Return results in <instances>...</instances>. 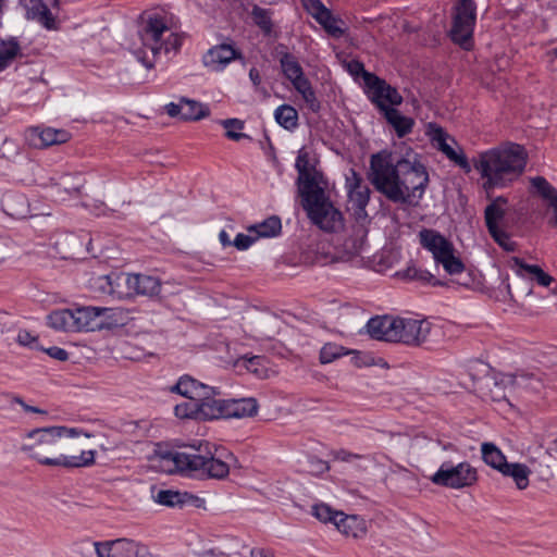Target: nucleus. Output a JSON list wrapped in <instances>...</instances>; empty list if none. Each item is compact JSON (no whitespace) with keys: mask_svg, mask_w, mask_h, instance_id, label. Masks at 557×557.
I'll return each mask as SVG.
<instances>
[{"mask_svg":"<svg viewBox=\"0 0 557 557\" xmlns=\"http://www.w3.org/2000/svg\"><path fill=\"white\" fill-rule=\"evenodd\" d=\"M367 177L386 199L403 205L420 200L429 184L428 171L412 151L398 156L383 149L371 154Z\"/></svg>","mask_w":557,"mask_h":557,"instance_id":"1","label":"nucleus"},{"mask_svg":"<svg viewBox=\"0 0 557 557\" xmlns=\"http://www.w3.org/2000/svg\"><path fill=\"white\" fill-rule=\"evenodd\" d=\"M212 447L209 442H199L197 446H184L181 450L157 449L151 461L153 468L166 474L223 480L230 473V466L215 456Z\"/></svg>","mask_w":557,"mask_h":557,"instance_id":"2","label":"nucleus"},{"mask_svg":"<svg viewBox=\"0 0 557 557\" xmlns=\"http://www.w3.org/2000/svg\"><path fill=\"white\" fill-rule=\"evenodd\" d=\"M528 153L523 146L507 143L478 154L472 160L485 190L503 188L517 181L525 170Z\"/></svg>","mask_w":557,"mask_h":557,"instance_id":"3","label":"nucleus"},{"mask_svg":"<svg viewBox=\"0 0 557 557\" xmlns=\"http://www.w3.org/2000/svg\"><path fill=\"white\" fill-rule=\"evenodd\" d=\"M141 46L134 53L137 60L147 69H152L161 51L169 53L177 50L182 40L169 26L168 18L159 12H147L141 15L138 29Z\"/></svg>","mask_w":557,"mask_h":557,"instance_id":"4","label":"nucleus"},{"mask_svg":"<svg viewBox=\"0 0 557 557\" xmlns=\"http://www.w3.org/2000/svg\"><path fill=\"white\" fill-rule=\"evenodd\" d=\"M66 426L37 428L26 433L21 444V451L40 465L54 467L59 448L63 446L62 436Z\"/></svg>","mask_w":557,"mask_h":557,"instance_id":"5","label":"nucleus"},{"mask_svg":"<svg viewBox=\"0 0 557 557\" xmlns=\"http://www.w3.org/2000/svg\"><path fill=\"white\" fill-rule=\"evenodd\" d=\"M300 197L301 206L313 225L326 233L343 230V213L331 201L326 188H318Z\"/></svg>","mask_w":557,"mask_h":557,"instance_id":"6","label":"nucleus"},{"mask_svg":"<svg viewBox=\"0 0 557 557\" xmlns=\"http://www.w3.org/2000/svg\"><path fill=\"white\" fill-rule=\"evenodd\" d=\"M370 194L371 190L366 184L347 194L357 215V223L352 226V234L343 243V251L347 259L359 256L366 245L368 235V230L364 225L367 220L366 207L369 203Z\"/></svg>","mask_w":557,"mask_h":557,"instance_id":"7","label":"nucleus"},{"mask_svg":"<svg viewBox=\"0 0 557 557\" xmlns=\"http://www.w3.org/2000/svg\"><path fill=\"white\" fill-rule=\"evenodd\" d=\"M420 245L430 251L437 264L450 274H459L465 270L462 261L455 256V247L440 232L432 228H422L419 232Z\"/></svg>","mask_w":557,"mask_h":557,"instance_id":"8","label":"nucleus"},{"mask_svg":"<svg viewBox=\"0 0 557 557\" xmlns=\"http://www.w3.org/2000/svg\"><path fill=\"white\" fill-rule=\"evenodd\" d=\"M476 22L474 0H457L453 8V25L449 32L454 44L469 51L473 48V29Z\"/></svg>","mask_w":557,"mask_h":557,"instance_id":"9","label":"nucleus"},{"mask_svg":"<svg viewBox=\"0 0 557 557\" xmlns=\"http://www.w3.org/2000/svg\"><path fill=\"white\" fill-rule=\"evenodd\" d=\"M101 281H104L106 286H101L103 292L109 294H121L120 290L116 289V286L123 282L127 286L126 294H138L145 296H154L158 295L161 290L160 281L150 275L144 274H109L100 277Z\"/></svg>","mask_w":557,"mask_h":557,"instance_id":"10","label":"nucleus"},{"mask_svg":"<svg viewBox=\"0 0 557 557\" xmlns=\"http://www.w3.org/2000/svg\"><path fill=\"white\" fill-rule=\"evenodd\" d=\"M476 480V470L467 461L456 466L444 462L431 476L433 484L455 490L471 486Z\"/></svg>","mask_w":557,"mask_h":557,"instance_id":"11","label":"nucleus"},{"mask_svg":"<svg viewBox=\"0 0 557 557\" xmlns=\"http://www.w3.org/2000/svg\"><path fill=\"white\" fill-rule=\"evenodd\" d=\"M363 82L369 99L382 113L403 103V96L385 79L363 71Z\"/></svg>","mask_w":557,"mask_h":557,"instance_id":"12","label":"nucleus"},{"mask_svg":"<svg viewBox=\"0 0 557 557\" xmlns=\"http://www.w3.org/2000/svg\"><path fill=\"white\" fill-rule=\"evenodd\" d=\"M67 432L62 436L63 446L59 448V453L57 456V461L54 467L58 468H83L89 467L95 463V450H85L76 445L73 441V437L81 434L75 428H66Z\"/></svg>","mask_w":557,"mask_h":557,"instance_id":"13","label":"nucleus"},{"mask_svg":"<svg viewBox=\"0 0 557 557\" xmlns=\"http://www.w3.org/2000/svg\"><path fill=\"white\" fill-rule=\"evenodd\" d=\"M432 323L426 319L395 317L394 343H401L411 347L423 345L431 333Z\"/></svg>","mask_w":557,"mask_h":557,"instance_id":"14","label":"nucleus"},{"mask_svg":"<svg viewBox=\"0 0 557 557\" xmlns=\"http://www.w3.org/2000/svg\"><path fill=\"white\" fill-rule=\"evenodd\" d=\"M426 134L430 136L432 145L444 153L451 162L462 169L466 173L471 171L472 166L462 149L440 125L436 123H429Z\"/></svg>","mask_w":557,"mask_h":557,"instance_id":"15","label":"nucleus"},{"mask_svg":"<svg viewBox=\"0 0 557 557\" xmlns=\"http://www.w3.org/2000/svg\"><path fill=\"white\" fill-rule=\"evenodd\" d=\"M295 168L298 172L297 186L300 196L318 188H327L323 173L310 161L309 152L304 148L298 151Z\"/></svg>","mask_w":557,"mask_h":557,"instance_id":"16","label":"nucleus"},{"mask_svg":"<svg viewBox=\"0 0 557 557\" xmlns=\"http://www.w3.org/2000/svg\"><path fill=\"white\" fill-rule=\"evenodd\" d=\"M20 4L27 20L37 22L48 30L59 29V22L52 12L59 8V0H20Z\"/></svg>","mask_w":557,"mask_h":557,"instance_id":"17","label":"nucleus"},{"mask_svg":"<svg viewBox=\"0 0 557 557\" xmlns=\"http://www.w3.org/2000/svg\"><path fill=\"white\" fill-rule=\"evenodd\" d=\"M98 557H147L148 552L144 545L128 540L117 539L108 542L94 543Z\"/></svg>","mask_w":557,"mask_h":557,"instance_id":"18","label":"nucleus"},{"mask_svg":"<svg viewBox=\"0 0 557 557\" xmlns=\"http://www.w3.org/2000/svg\"><path fill=\"white\" fill-rule=\"evenodd\" d=\"M71 134L65 129H57L52 127H29L25 132V140L27 145L35 149H44L52 145H61L69 141Z\"/></svg>","mask_w":557,"mask_h":557,"instance_id":"19","label":"nucleus"},{"mask_svg":"<svg viewBox=\"0 0 557 557\" xmlns=\"http://www.w3.org/2000/svg\"><path fill=\"white\" fill-rule=\"evenodd\" d=\"M243 54L232 44H220L210 48L202 57L203 65L213 72L223 71L232 61L242 60Z\"/></svg>","mask_w":557,"mask_h":557,"instance_id":"20","label":"nucleus"},{"mask_svg":"<svg viewBox=\"0 0 557 557\" xmlns=\"http://www.w3.org/2000/svg\"><path fill=\"white\" fill-rule=\"evenodd\" d=\"M165 109L170 116H180L184 121H198L210 114L207 104L186 98H182L177 103L171 102L166 104Z\"/></svg>","mask_w":557,"mask_h":557,"instance_id":"21","label":"nucleus"},{"mask_svg":"<svg viewBox=\"0 0 557 557\" xmlns=\"http://www.w3.org/2000/svg\"><path fill=\"white\" fill-rule=\"evenodd\" d=\"M219 393L215 388L211 387L209 393H206L203 396H200L198 401V412L199 419L202 420H213V419H224V411L226 407L227 399H220L215 396Z\"/></svg>","mask_w":557,"mask_h":557,"instance_id":"22","label":"nucleus"},{"mask_svg":"<svg viewBox=\"0 0 557 557\" xmlns=\"http://www.w3.org/2000/svg\"><path fill=\"white\" fill-rule=\"evenodd\" d=\"M367 332L373 339L394 343L395 317L386 314L371 318L367 323Z\"/></svg>","mask_w":557,"mask_h":557,"instance_id":"23","label":"nucleus"},{"mask_svg":"<svg viewBox=\"0 0 557 557\" xmlns=\"http://www.w3.org/2000/svg\"><path fill=\"white\" fill-rule=\"evenodd\" d=\"M275 58L280 62L283 75L289 82L295 81L305 74L298 59L290 53L284 45H278L275 48Z\"/></svg>","mask_w":557,"mask_h":557,"instance_id":"24","label":"nucleus"},{"mask_svg":"<svg viewBox=\"0 0 557 557\" xmlns=\"http://www.w3.org/2000/svg\"><path fill=\"white\" fill-rule=\"evenodd\" d=\"M513 391L510 383L503 382V375L499 380L493 376H485L479 385V391L484 398H490L493 401L508 400V392Z\"/></svg>","mask_w":557,"mask_h":557,"instance_id":"25","label":"nucleus"},{"mask_svg":"<svg viewBox=\"0 0 557 557\" xmlns=\"http://www.w3.org/2000/svg\"><path fill=\"white\" fill-rule=\"evenodd\" d=\"M224 409V419L248 418L257 414L258 403L255 398L227 399Z\"/></svg>","mask_w":557,"mask_h":557,"instance_id":"26","label":"nucleus"},{"mask_svg":"<svg viewBox=\"0 0 557 557\" xmlns=\"http://www.w3.org/2000/svg\"><path fill=\"white\" fill-rule=\"evenodd\" d=\"M503 382L510 383L513 391L540 393L544 387L542 379L533 373H521L517 375L504 374Z\"/></svg>","mask_w":557,"mask_h":557,"instance_id":"27","label":"nucleus"},{"mask_svg":"<svg viewBox=\"0 0 557 557\" xmlns=\"http://www.w3.org/2000/svg\"><path fill=\"white\" fill-rule=\"evenodd\" d=\"M171 391L184 397H187L190 400H198L200 396H203L206 393H209L211 391V387L196 381L191 376L184 375L171 388Z\"/></svg>","mask_w":557,"mask_h":557,"instance_id":"28","label":"nucleus"},{"mask_svg":"<svg viewBox=\"0 0 557 557\" xmlns=\"http://www.w3.org/2000/svg\"><path fill=\"white\" fill-rule=\"evenodd\" d=\"M334 525L341 533L354 539L363 536L367 530L363 519L356 515H345L343 511L336 519Z\"/></svg>","mask_w":557,"mask_h":557,"instance_id":"29","label":"nucleus"},{"mask_svg":"<svg viewBox=\"0 0 557 557\" xmlns=\"http://www.w3.org/2000/svg\"><path fill=\"white\" fill-rule=\"evenodd\" d=\"M47 324L61 332H76L74 309H58L47 315Z\"/></svg>","mask_w":557,"mask_h":557,"instance_id":"30","label":"nucleus"},{"mask_svg":"<svg viewBox=\"0 0 557 557\" xmlns=\"http://www.w3.org/2000/svg\"><path fill=\"white\" fill-rule=\"evenodd\" d=\"M154 500L166 507L183 506L185 504H195L200 499L187 492H177L172 490H161L154 496Z\"/></svg>","mask_w":557,"mask_h":557,"instance_id":"31","label":"nucleus"},{"mask_svg":"<svg viewBox=\"0 0 557 557\" xmlns=\"http://www.w3.org/2000/svg\"><path fill=\"white\" fill-rule=\"evenodd\" d=\"M98 307L85 306L74 309L76 332H96L98 331L97 312Z\"/></svg>","mask_w":557,"mask_h":557,"instance_id":"32","label":"nucleus"},{"mask_svg":"<svg viewBox=\"0 0 557 557\" xmlns=\"http://www.w3.org/2000/svg\"><path fill=\"white\" fill-rule=\"evenodd\" d=\"M383 115L399 138L412 132L414 126L413 119L403 115L397 109L392 108L391 110H385Z\"/></svg>","mask_w":557,"mask_h":557,"instance_id":"33","label":"nucleus"},{"mask_svg":"<svg viewBox=\"0 0 557 557\" xmlns=\"http://www.w3.org/2000/svg\"><path fill=\"white\" fill-rule=\"evenodd\" d=\"M506 205L507 199L499 196L485 208L484 218L488 233H494V230L499 227L498 224L505 216Z\"/></svg>","mask_w":557,"mask_h":557,"instance_id":"34","label":"nucleus"},{"mask_svg":"<svg viewBox=\"0 0 557 557\" xmlns=\"http://www.w3.org/2000/svg\"><path fill=\"white\" fill-rule=\"evenodd\" d=\"M530 184L532 189L547 202L548 207L557 208V189L544 176L531 177Z\"/></svg>","mask_w":557,"mask_h":557,"instance_id":"35","label":"nucleus"},{"mask_svg":"<svg viewBox=\"0 0 557 557\" xmlns=\"http://www.w3.org/2000/svg\"><path fill=\"white\" fill-rule=\"evenodd\" d=\"M505 476H510L518 490H525L529 486V475L531 470L524 463L513 462L504 465L500 472Z\"/></svg>","mask_w":557,"mask_h":557,"instance_id":"36","label":"nucleus"},{"mask_svg":"<svg viewBox=\"0 0 557 557\" xmlns=\"http://www.w3.org/2000/svg\"><path fill=\"white\" fill-rule=\"evenodd\" d=\"M98 331L112 330L123 324V312L119 309L98 307Z\"/></svg>","mask_w":557,"mask_h":557,"instance_id":"37","label":"nucleus"},{"mask_svg":"<svg viewBox=\"0 0 557 557\" xmlns=\"http://www.w3.org/2000/svg\"><path fill=\"white\" fill-rule=\"evenodd\" d=\"M290 83L294 88L301 95L309 109L313 112H318L320 110V102L315 97V92L311 86V83L305 76V74L299 78L292 81Z\"/></svg>","mask_w":557,"mask_h":557,"instance_id":"38","label":"nucleus"},{"mask_svg":"<svg viewBox=\"0 0 557 557\" xmlns=\"http://www.w3.org/2000/svg\"><path fill=\"white\" fill-rule=\"evenodd\" d=\"M482 459L493 469L502 472L504 465H507L506 456L493 443H483L481 446Z\"/></svg>","mask_w":557,"mask_h":557,"instance_id":"39","label":"nucleus"},{"mask_svg":"<svg viewBox=\"0 0 557 557\" xmlns=\"http://www.w3.org/2000/svg\"><path fill=\"white\" fill-rule=\"evenodd\" d=\"M282 230V223L278 216H270L263 222L251 225L248 227V232L255 234L256 238L260 237H273L277 235Z\"/></svg>","mask_w":557,"mask_h":557,"instance_id":"40","label":"nucleus"},{"mask_svg":"<svg viewBox=\"0 0 557 557\" xmlns=\"http://www.w3.org/2000/svg\"><path fill=\"white\" fill-rule=\"evenodd\" d=\"M275 121L285 129L292 131L298 125V112L289 104H282L274 111Z\"/></svg>","mask_w":557,"mask_h":557,"instance_id":"41","label":"nucleus"},{"mask_svg":"<svg viewBox=\"0 0 557 557\" xmlns=\"http://www.w3.org/2000/svg\"><path fill=\"white\" fill-rule=\"evenodd\" d=\"M314 18L324 27V29L334 37H341L344 29L339 26V21L325 8Z\"/></svg>","mask_w":557,"mask_h":557,"instance_id":"42","label":"nucleus"},{"mask_svg":"<svg viewBox=\"0 0 557 557\" xmlns=\"http://www.w3.org/2000/svg\"><path fill=\"white\" fill-rule=\"evenodd\" d=\"M397 276L407 281H418L421 283H431L434 275L426 270L417 268L414 264L408 265L405 270L397 272Z\"/></svg>","mask_w":557,"mask_h":557,"instance_id":"43","label":"nucleus"},{"mask_svg":"<svg viewBox=\"0 0 557 557\" xmlns=\"http://www.w3.org/2000/svg\"><path fill=\"white\" fill-rule=\"evenodd\" d=\"M20 46L15 40L0 42V72L3 71L15 59Z\"/></svg>","mask_w":557,"mask_h":557,"instance_id":"44","label":"nucleus"},{"mask_svg":"<svg viewBox=\"0 0 557 557\" xmlns=\"http://www.w3.org/2000/svg\"><path fill=\"white\" fill-rule=\"evenodd\" d=\"M251 17H252L255 24L264 34H270L272 32L273 24H272L270 10L255 5L251 11Z\"/></svg>","mask_w":557,"mask_h":557,"instance_id":"45","label":"nucleus"},{"mask_svg":"<svg viewBox=\"0 0 557 557\" xmlns=\"http://www.w3.org/2000/svg\"><path fill=\"white\" fill-rule=\"evenodd\" d=\"M312 515L323 523H335L338 516L342 515V511L334 510L327 504H317L312 506Z\"/></svg>","mask_w":557,"mask_h":557,"instance_id":"46","label":"nucleus"},{"mask_svg":"<svg viewBox=\"0 0 557 557\" xmlns=\"http://www.w3.org/2000/svg\"><path fill=\"white\" fill-rule=\"evenodd\" d=\"M264 358L261 356H243L236 361V366H244L248 371L255 373L258 376H261L265 369L263 367Z\"/></svg>","mask_w":557,"mask_h":557,"instance_id":"47","label":"nucleus"},{"mask_svg":"<svg viewBox=\"0 0 557 557\" xmlns=\"http://www.w3.org/2000/svg\"><path fill=\"white\" fill-rule=\"evenodd\" d=\"M221 125L226 129L225 136L228 139L237 141L242 138L247 137V135L244 133L235 132V129L242 131L244 128V122L238 119L222 120Z\"/></svg>","mask_w":557,"mask_h":557,"instance_id":"48","label":"nucleus"},{"mask_svg":"<svg viewBox=\"0 0 557 557\" xmlns=\"http://www.w3.org/2000/svg\"><path fill=\"white\" fill-rule=\"evenodd\" d=\"M347 352L344 350L343 346L336 344H325L320 351V361L321 363H331L335 359L346 355Z\"/></svg>","mask_w":557,"mask_h":557,"instance_id":"49","label":"nucleus"},{"mask_svg":"<svg viewBox=\"0 0 557 557\" xmlns=\"http://www.w3.org/2000/svg\"><path fill=\"white\" fill-rule=\"evenodd\" d=\"M175 416L178 418H195L199 419L198 401L191 400L190 403H183L175 406Z\"/></svg>","mask_w":557,"mask_h":557,"instance_id":"50","label":"nucleus"},{"mask_svg":"<svg viewBox=\"0 0 557 557\" xmlns=\"http://www.w3.org/2000/svg\"><path fill=\"white\" fill-rule=\"evenodd\" d=\"M511 261L513 262V265L517 267V276H527L530 275V277L533 280V277L541 271V267L536 264H528L522 259L518 257H512Z\"/></svg>","mask_w":557,"mask_h":557,"instance_id":"51","label":"nucleus"},{"mask_svg":"<svg viewBox=\"0 0 557 557\" xmlns=\"http://www.w3.org/2000/svg\"><path fill=\"white\" fill-rule=\"evenodd\" d=\"M493 239L506 251H515L516 243L512 242L509 235L500 230L499 227L494 230V233H490Z\"/></svg>","mask_w":557,"mask_h":557,"instance_id":"52","label":"nucleus"},{"mask_svg":"<svg viewBox=\"0 0 557 557\" xmlns=\"http://www.w3.org/2000/svg\"><path fill=\"white\" fill-rule=\"evenodd\" d=\"M72 180H75V177H72L71 175H65L62 177V182L60 183L61 186H63L64 191L69 196H78L82 191V188L84 186L81 178L76 177L78 183H71Z\"/></svg>","mask_w":557,"mask_h":557,"instance_id":"53","label":"nucleus"},{"mask_svg":"<svg viewBox=\"0 0 557 557\" xmlns=\"http://www.w3.org/2000/svg\"><path fill=\"white\" fill-rule=\"evenodd\" d=\"M257 240L255 234H243L239 233L236 235L235 239L233 240V246L236 247L238 250H246L248 249Z\"/></svg>","mask_w":557,"mask_h":557,"instance_id":"54","label":"nucleus"},{"mask_svg":"<svg viewBox=\"0 0 557 557\" xmlns=\"http://www.w3.org/2000/svg\"><path fill=\"white\" fill-rule=\"evenodd\" d=\"M363 180L361 175L356 172L354 169H350L349 174L346 176V189L347 194L350 193V190L358 189L361 186H363Z\"/></svg>","mask_w":557,"mask_h":557,"instance_id":"55","label":"nucleus"},{"mask_svg":"<svg viewBox=\"0 0 557 557\" xmlns=\"http://www.w3.org/2000/svg\"><path fill=\"white\" fill-rule=\"evenodd\" d=\"M516 293L520 297H525L532 294V285L524 276H518L515 282Z\"/></svg>","mask_w":557,"mask_h":557,"instance_id":"56","label":"nucleus"},{"mask_svg":"<svg viewBox=\"0 0 557 557\" xmlns=\"http://www.w3.org/2000/svg\"><path fill=\"white\" fill-rule=\"evenodd\" d=\"M301 3L306 11L313 17L325 9L324 4L320 0H301Z\"/></svg>","mask_w":557,"mask_h":557,"instance_id":"57","label":"nucleus"},{"mask_svg":"<svg viewBox=\"0 0 557 557\" xmlns=\"http://www.w3.org/2000/svg\"><path fill=\"white\" fill-rule=\"evenodd\" d=\"M330 466L326 461L317 457L309 459V470L311 473L320 474L329 471Z\"/></svg>","mask_w":557,"mask_h":557,"instance_id":"58","label":"nucleus"},{"mask_svg":"<svg viewBox=\"0 0 557 557\" xmlns=\"http://www.w3.org/2000/svg\"><path fill=\"white\" fill-rule=\"evenodd\" d=\"M334 459L343 462H352L356 459L366 458L362 455L354 454L345 449H339L333 453Z\"/></svg>","mask_w":557,"mask_h":557,"instance_id":"59","label":"nucleus"},{"mask_svg":"<svg viewBox=\"0 0 557 557\" xmlns=\"http://www.w3.org/2000/svg\"><path fill=\"white\" fill-rule=\"evenodd\" d=\"M44 350L48 356L55 360L66 361L69 359V352L61 347L52 346Z\"/></svg>","mask_w":557,"mask_h":557,"instance_id":"60","label":"nucleus"},{"mask_svg":"<svg viewBox=\"0 0 557 557\" xmlns=\"http://www.w3.org/2000/svg\"><path fill=\"white\" fill-rule=\"evenodd\" d=\"M16 341L22 346H28L36 341V337L33 336L28 331L21 330L17 334Z\"/></svg>","mask_w":557,"mask_h":557,"instance_id":"61","label":"nucleus"},{"mask_svg":"<svg viewBox=\"0 0 557 557\" xmlns=\"http://www.w3.org/2000/svg\"><path fill=\"white\" fill-rule=\"evenodd\" d=\"M534 281L541 286L547 287L554 281L553 276L546 273L543 269L533 277Z\"/></svg>","mask_w":557,"mask_h":557,"instance_id":"62","label":"nucleus"},{"mask_svg":"<svg viewBox=\"0 0 557 557\" xmlns=\"http://www.w3.org/2000/svg\"><path fill=\"white\" fill-rule=\"evenodd\" d=\"M370 359H372V358L369 357V356H360V355H358V356H356L354 358V362L359 368L360 367H367V366H371L372 364V362H370Z\"/></svg>","mask_w":557,"mask_h":557,"instance_id":"63","label":"nucleus"},{"mask_svg":"<svg viewBox=\"0 0 557 557\" xmlns=\"http://www.w3.org/2000/svg\"><path fill=\"white\" fill-rule=\"evenodd\" d=\"M250 557H273V554L264 548H253L250 552Z\"/></svg>","mask_w":557,"mask_h":557,"instance_id":"64","label":"nucleus"}]
</instances>
